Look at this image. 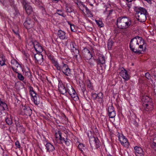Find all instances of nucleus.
Returning <instances> with one entry per match:
<instances>
[{"label": "nucleus", "instance_id": "obj_24", "mask_svg": "<svg viewBox=\"0 0 156 156\" xmlns=\"http://www.w3.org/2000/svg\"><path fill=\"white\" fill-rule=\"evenodd\" d=\"M97 101L100 103H103L104 102L103 100V94L101 92H100L97 94Z\"/></svg>", "mask_w": 156, "mask_h": 156}, {"label": "nucleus", "instance_id": "obj_44", "mask_svg": "<svg viewBox=\"0 0 156 156\" xmlns=\"http://www.w3.org/2000/svg\"><path fill=\"white\" fill-rule=\"evenodd\" d=\"M86 6L83 4L82 3H80V5L79 6V8L81 10H82L83 12L84 11V9H81V8H85V7Z\"/></svg>", "mask_w": 156, "mask_h": 156}, {"label": "nucleus", "instance_id": "obj_47", "mask_svg": "<svg viewBox=\"0 0 156 156\" xmlns=\"http://www.w3.org/2000/svg\"><path fill=\"white\" fill-rule=\"evenodd\" d=\"M68 23L70 25L71 31L75 32V30L74 29V25L70 23H69V22H68Z\"/></svg>", "mask_w": 156, "mask_h": 156}, {"label": "nucleus", "instance_id": "obj_42", "mask_svg": "<svg viewBox=\"0 0 156 156\" xmlns=\"http://www.w3.org/2000/svg\"><path fill=\"white\" fill-rule=\"evenodd\" d=\"M66 12L69 13L72 12L73 11V9L71 7L68 6L66 7Z\"/></svg>", "mask_w": 156, "mask_h": 156}, {"label": "nucleus", "instance_id": "obj_61", "mask_svg": "<svg viewBox=\"0 0 156 156\" xmlns=\"http://www.w3.org/2000/svg\"><path fill=\"white\" fill-rule=\"evenodd\" d=\"M134 122V124L135 126H136L137 125V122L135 120H134L133 121Z\"/></svg>", "mask_w": 156, "mask_h": 156}, {"label": "nucleus", "instance_id": "obj_38", "mask_svg": "<svg viewBox=\"0 0 156 156\" xmlns=\"http://www.w3.org/2000/svg\"><path fill=\"white\" fill-rule=\"evenodd\" d=\"M12 31L14 33V34H15L18 37V38L20 39V36L19 32L18 29H12Z\"/></svg>", "mask_w": 156, "mask_h": 156}, {"label": "nucleus", "instance_id": "obj_56", "mask_svg": "<svg viewBox=\"0 0 156 156\" xmlns=\"http://www.w3.org/2000/svg\"><path fill=\"white\" fill-rule=\"evenodd\" d=\"M20 129L22 130V132L24 133L25 131L24 128L23 127V126H20Z\"/></svg>", "mask_w": 156, "mask_h": 156}, {"label": "nucleus", "instance_id": "obj_35", "mask_svg": "<svg viewBox=\"0 0 156 156\" xmlns=\"http://www.w3.org/2000/svg\"><path fill=\"white\" fill-rule=\"evenodd\" d=\"M56 14H58L59 15L62 16L64 17L66 16V15L64 14L62 10H56Z\"/></svg>", "mask_w": 156, "mask_h": 156}, {"label": "nucleus", "instance_id": "obj_43", "mask_svg": "<svg viewBox=\"0 0 156 156\" xmlns=\"http://www.w3.org/2000/svg\"><path fill=\"white\" fill-rule=\"evenodd\" d=\"M14 16H18L20 15V13L18 10L16 9H14V12H13Z\"/></svg>", "mask_w": 156, "mask_h": 156}, {"label": "nucleus", "instance_id": "obj_26", "mask_svg": "<svg viewBox=\"0 0 156 156\" xmlns=\"http://www.w3.org/2000/svg\"><path fill=\"white\" fill-rule=\"evenodd\" d=\"M32 98V100L35 105H38L40 104V98L38 95H37Z\"/></svg>", "mask_w": 156, "mask_h": 156}, {"label": "nucleus", "instance_id": "obj_14", "mask_svg": "<svg viewBox=\"0 0 156 156\" xmlns=\"http://www.w3.org/2000/svg\"><path fill=\"white\" fill-rule=\"evenodd\" d=\"M51 60L54 66L56 68L57 70L61 71L62 66H63V63H64L63 62H62L60 63H59L57 61L55 60L54 58L52 57L51 58Z\"/></svg>", "mask_w": 156, "mask_h": 156}, {"label": "nucleus", "instance_id": "obj_31", "mask_svg": "<svg viewBox=\"0 0 156 156\" xmlns=\"http://www.w3.org/2000/svg\"><path fill=\"white\" fill-rule=\"evenodd\" d=\"M86 84L87 87L90 90H93V87L92 85L90 80H88L86 81Z\"/></svg>", "mask_w": 156, "mask_h": 156}, {"label": "nucleus", "instance_id": "obj_11", "mask_svg": "<svg viewBox=\"0 0 156 156\" xmlns=\"http://www.w3.org/2000/svg\"><path fill=\"white\" fill-rule=\"evenodd\" d=\"M67 135L65 133H62L60 131H58L57 132H56L55 134V136L56 138H59V140H60L59 143L60 144H62V141H65L66 137V136Z\"/></svg>", "mask_w": 156, "mask_h": 156}, {"label": "nucleus", "instance_id": "obj_5", "mask_svg": "<svg viewBox=\"0 0 156 156\" xmlns=\"http://www.w3.org/2000/svg\"><path fill=\"white\" fill-rule=\"evenodd\" d=\"M118 137V139L121 144L125 147L128 148L129 146V144L128 141L127 139L124 136L122 133H119L117 134Z\"/></svg>", "mask_w": 156, "mask_h": 156}, {"label": "nucleus", "instance_id": "obj_49", "mask_svg": "<svg viewBox=\"0 0 156 156\" xmlns=\"http://www.w3.org/2000/svg\"><path fill=\"white\" fill-rule=\"evenodd\" d=\"M1 3L3 4V5H5L9 2V0H0Z\"/></svg>", "mask_w": 156, "mask_h": 156}, {"label": "nucleus", "instance_id": "obj_18", "mask_svg": "<svg viewBox=\"0 0 156 156\" xmlns=\"http://www.w3.org/2000/svg\"><path fill=\"white\" fill-rule=\"evenodd\" d=\"M93 59L96 62L98 65H103L105 64V57L102 55L99 56L98 58H93Z\"/></svg>", "mask_w": 156, "mask_h": 156}, {"label": "nucleus", "instance_id": "obj_36", "mask_svg": "<svg viewBox=\"0 0 156 156\" xmlns=\"http://www.w3.org/2000/svg\"><path fill=\"white\" fill-rule=\"evenodd\" d=\"M97 24L98 25V27H103L104 26V24L100 20H95Z\"/></svg>", "mask_w": 156, "mask_h": 156}, {"label": "nucleus", "instance_id": "obj_59", "mask_svg": "<svg viewBox=\"0 0 156 156\" xmlns=\"http://www.w3.org/2000/svg\"><path fill=\"white\" fill-rule=\"evenodd\" d=\"M53 2H55V3H57L58 1H59L60 0H51Z\"/></svg>", "mask_w": 156, "mask_h": 156}, {"label": "nucleus", "instance_id": "obj_52", "mask_svg": "<svg viewBox=\"0 0 156 156\" xmlns=\"http://www.w3.org/2000/svg\"><path fill=\"white\" fill-rule=\"evenodd\" d=\"M12 70L15 72L16 73H17L18 74V73H19L18 72V70H17V69H15V67H12Z\"/></svg>", "mask_w": 156, "mask_h": 156}, {"label": "nucleus", "instance_id": "obj_22", "mask_svg": "<svg viewBox=\"0 0 156 156\" xmlns=\"http://www.w3.org/2000/svg\"><path fill=\"white\" fill-rule=\"evenodd\" d=\"M46 148L47 151L50 152L54 151L55 148L53 145L50 143H47L45 144Z\"/></svg>", "mask_w": 156, "mask_h": 156}, {"label": "nucleus", "instance_id": "obj_25", "mask_svg": "<svg viewBox=\"0 0 156 156\" xmlns=\"http://www.w3.org/2000/svg\"><path fill=\"white\" fill-rule=\"evenodd\" d=\"M11 68L18 67L19 66L21 67V66L20 65L18 62L15 59H13L11 60Z\"/></svg>", "mask_w": 156, "mask_h": 156}, {"label": "nucleus", "instance_id": "obj_51", "mask_svg": "<svg viewBox=\"0 0 156 156\" xmlns=\"http://www.w3.org/2000/svg\"><path fill=\"white\" fill-rule=\"evenodd\" d=\"M15 145L17 147H18V148H20V143L18 141H17L16 142Z\"/></svg>", "mask_w": 156, "mask_h": 156}, {"label": "nucleus", "instance_id": "obj_13", "mask_svg": "<svg viewBox=\"0 0 156 156\" xmlns=\"http://www.w3.org/2000/svg\"><path fill=\"white\" fill-rule=\"evenodd\" d=\"M82 53L83 57L87 60L90 59L93 57L90 51L87 48H84L82 51Z\"/></svg>", "mask_w": 156, "mask_h": 156}, {"label": "nucleus", "instance_id": "obj_17", "mask_svg": "<svg viewBox=\"0 0 156 156\" xmlns=\"http://www.w3.org/2000/svg\"><path fill=\"white\" fill-rule=\"evenodd\" d=\"M134 150L136 156H144V152L141 147L136 146L134 147Z\"/></svg>", "mask_w": 156, "mask_h": 156}, {"label": "nucleus", "instance_id": "obj_57", "mask_svg": "<svg viewBox=\"0 0 156 156\" xmlns=\"http://www.w3.org/2000/svg\"><path fill=\"white\" fill-rule=\"evenodd\" d=\"M20 2L22 4H24V3H25L26 2V0H20Z\"/></svg>", "mask_w": 156, "mask_h": 156}, {"label": "nucleus", "instance_id": "obj_21", "mask_svg": "<svg viewBox=\"0 0 156 156\" xmlns=\"http://www.w3.org/2000/svg\"><path fill=\"white\" fill-rule=\"evenodd\" d=\"M71 50L73 55L74 56L73 58L78 61V58H80V55L79 53V51L78 48L73 49Z\"/></svg>", "mask_w": 156, "mask_h": 156}, {"label": "nucleus", "instance_id": "obj_46", "mask_svg": "<svg viewBox=\"0 0 156 156\" xmlns=\"http://www.w3.org/2000/svg\"><path fill=\"white\" fill-rule=\"evenodd\" d=\"M97 94L96 93H93L91 95V98L93 100H96L97 99Z\"/></svg>", "mask_w": 156, "mask_h": 156}, {"label": "nucleus", "instance_id": "obj_8", "mask_svg": "<svg viewBox=\"0 0 156 156\" xmlns=\"http://www.w3.org/2000/svg\"><path fill=\"white\" fill-rule=\"evenodd\" d=\"M58 87L59 91L62 94L66 95L68 89L67 84L66 85V87L62 82L59 81Z\"/></svg>", "mask_w": 156, "mask_h": 156}, {"label": "nucleus", "instance_id": "obj_53", "mask_svg": "<svg viewBox=\"0 0 156 156\" xmlns=\"http://www.w3.org/2000/svg\"><path fill=\"white\" fill-rule=\"evenodd\" d=\"M88 62L90 65L92 66H94V62H93L92 61L90 60V59L89 60Z\"/></svg>", "mask_w": 156, "mask_h": 156}, {"label": "nucleus", "instance_id": "obj_12", "mask_svg": "<svg viewBox=\"0 0 156 156\" xmlns=\"http://www.w3.org/2000/svg\"><path fill=\"white\" fill-rule=\"evenodd\" d=\"M32 44L37 53H41L43 51V48L39 42L36 41H35L32 42Z\"/></svg>", "mask_w": 156, "mask_h": 156}, {"label": "nucleus", "instance_id": "obj_27", "mask_svg": "<svg viewBox=\"0 0 156 156\" xmlns=\"http://www.w3.org/2000/svg\"><path fill=\"white\" fill-rule=\"evenodd\" d=\"M6 123L9 125H11L12 123V119L10 115H8L5 119Z\"/></svg>", "mask_w": 156, "mask_h": 156}, {"label": "nucleus", "instance_id": "obj_54", "mask_svg": "<svg viewBox=\"0 0 156 156\" xmlns=\"http://www.w3.org/2000/svg\"><path fill=\"white\" fill-rule=\"evenodd\" d=\"M155 71V70L154 71H152V74L153 75V76L154 77V78L155 79V80H156V73H154V72Z\"/></svg>", "mask_w": 156, "mask_h": 156}, {"label": "nucleus", "instance_id": "obj_19", "mask_svg": "<svg viewBox=\"0 0 156 156\" xmlns=\"http://www.w3.org/2000/svg\"><path fill=\"white\" fill-rule=\"evenodd\" d=\"M119 74L120 76L126 80H129V77L127 72L124 68H122L121 69Z\"/></svg>", "mask_w": 156, "mask_h": 156}, {"label": "nucleus", "instance_id": "obj_7", "mask_svg": "<svg viewBox=\"0 0 156 156\" xmlns=\"http://www.w3.org/2000/svg\"><path fill=\"white\" fill-rule=\"evenodd\" d=\"M32 113V110L28 106H22L21 114L24 116H30Z\"/></svg>", "mask_w": 156, "mask_h": 156}, {"label": "nucleus", "instance_id": "obj_15", "mask_svg": "<svg viewBox=\"0 0 156 156\" xmlns=\"http://www.w3.org/2000/svg\"><path fill=\"white\" fill-rule=\"evenodd\" d=\"M108 112L109 114V117L110 118H113L115 117L116 115L115 111V110L114 108L112 105L108 107Z\"/></svg>", "mask_w": 156, "mask_h": 156}, {"label": "nucleus", "instance_id": "obj_29", "mask_svg": "<svg viewBox=\"0 0 156 156\" xmlns=\"http://www.w3.org/2000/svg\"><path fill=\"white\" fill-rule=\"evenodd\" d=\"M5 56L3 55H0V65L2 66L5 65Z\"/></svg>", "mask_w": 156, "mask_h": 156}, {"label": "nucleus", "instance_id": "obj_40", "mask_svg": "<svg viewBox=\"0 0 156 156\" xmlns=\"http://www.w3.org/2000/svg\"><path fill=\"white\" fill-rule=\"evenodd\" d=\"M80 87H81V89L83 94H84L85 91H86L85 84L83 83L82 84L80 85Z\"/></svg>", "mask_w": 156, "mask_h": 156}, {"label": "nucleus", "instance_id": "obj_32", "mask_svg": "<svg viewBox=\"0 0 156 156\" xmlns=\"http://www.w3.org/2000/svg\"><path fill=\"white\" fill-rule=\"evenodd\" d=\"M70 45L71 50L75 48H78V46L76 45V44L74 42H71L70 43Z\"/></svg>", "mask_w": 156, "mask_h": 156}, {"label": "nucleus", "instance_id": "obj_34", "mask_svg": "<svg viewBox=\"0 0 156 156\" xmlns=\"http://www.w3.org/2000/svg\"><path fill=\"white\" fill-rule=\"evenodd\" d=\"M113 43V41L112 40L109 39L108 40V48L109 50L111 49Z\"/></svg>", "mask_w": 156, "mask_h": 156}, {"label": "nucleus", "instance_id": "obj_2", "mask_svg": "<svg viewBox=\"0 0 156 156\" xmlns=\"http://www.w3.org/2000/svg\"><path fill=\"white\" fill-rule=\"evenodd\" d=\"M116 24L118 28L125 29L132 26V20L126 16L121 17L117 19Z\"/></svg>", "mask_w": 156, "mask_h": 156}, {"label": "nucleus", "instance_id": "obj_48", "mask_svg": "<svg viewBox=\"0 0 156 156\" xmlns=\"http://www.w3.org/2000/svg\"><path fill=\"white\" fill-rule=\"evenodd\" d=\"M30 94L32 97L37 95L34 90H33L32 91L30 92Z\"/></svg>", "mask_w": 156, "mask_h": 156}, {"label": "nucleus", "instance_id": "obj_6", "mask_svg": "<svg viewBox=\"0 0 156 156\" xmlns=\"http://www.w3.org/2000/svg\"><path fill=\"white\" fill-rule=\"evenodd\" d=\"M69 87L70 89H68L67 92L74 101H78L79 100V97L75 90L71 86H70Z\"/></svg>", "mask_w": 156, "mask_h": 156}, {"label": "nucleus", "instance_id": "obj_63", "mask_svg": "<svg viewBox=\"0 0 156 156\" xmlns=\"http://www.w3.org/2000/svg\"><path fill=\"white\" fill-rule=\"evenodd\" d=\"M35 1L36 4H38V3L39 0H35Z\"/></svg>", "mask_w": 156, "mask_h": 156}, {"label": "nucleus", "instance_id": "obj_60", "mask_svg": "<svg viewBox=\"0 0 156 156\" xmlns=\"http://www.w3.org/2000/svg\"><path fill=\"white\" fill-rule=\"evenodd\" d=\"M112 12H113L112 10H109V14L108 15V16H109V15H110V14L112 13Z\"/></svg>", "mask_w": 156, "mask_h": 156}, {"label": "nucleus", "instance_id": "obj_64", "mask_svg": "<svg viewBox=\"0 0 156 156\" xmlns=\"http://www.w3.org/2000/svg\"><path fill=\"white\" fill-rule=\"evenodd\" d=\"M127 6L129 8H130V7L131 6V4H127Z\"/></svg>", "mask_w": 156, "mask_h": 156}, {"label": "nucleus", "instance_id": "obj_55", "mask_svg": "<svg viewBox=\"0 0 156 156\" xmlns=\"http://www.w3.org/2000/svg\"><path fill=\"white\" fill-rule=\"evenodd\" d=\"M84 9H85L86 10V12L87 13H90V11L87 6L85 7V8Z\"/></svg>", "mask_w": 156, "mask_h": 156}, {"label": "nucleus", "instance_id": "obj_58", "mask_svg": "<svg viewBox=\"0 0 156 156\" xmlns=\"http://www.w3.org/2000/svg\"><path fill=\"white\" fill-rule=\"evenodd\" d=\"M33 90H34L33 88L31 86L30 87H29V92H30H30L32 91H33Z\"/></svg>", "mask_w": 156, "mask_h": 156}, {"label": "nucleus", "instance_id": "obj_39", "mask_svg": "<svg viewBox=\"0 0 156 156\" xmlns=\"http://www.w3.org/2000/svg\"><path fill=\"white\" fill-rule=\"evenodd\" d=\"M142 101L145 102H148L150 100V98L147 96H143L142 98Z\"/></svg>", "mask_w": 156, "mask_h": 156}, {"label": "nucleus", "instance_id": "obj_62", "mask_svg": "<svg viewBox=\"0 0 156 156\" xmlns=\"http://www.w3.org/2000/svg\"><path fill=\"white\" fill-rule=\"evenodd\" d=\"M126 1L128 2H132L133 0H126Z\"/></svg>", "mask_w": 156, "mask_h": 156}, {"label": "nucleus", "instance_id": "obj_37", "mask_svg": "<svg viewBox=\"0 0 156 156\" xmlns=\"http://www.w3.org/2000/svg\"><path fill=\"white\" fill-rule=\"evenodd\" d=\"M66 138L64 142H65L67 146H69L70 144L71 141L70 140L67 139L68 136L67 135L66 136Z\"/></svg>", "mask_w": 156, "mask_h": 156}, {"label": "nucleus", "instance_id": "obj_9", "mask_svg": "<svg viewBox=\"0 0 156 156\" xmlns=\"http://www.w3.org/2000/svg\"><path fill=\"white\" fill-rule=\"evenodd\" d=\"M34 23V22L33 19L29 17L27 18L23 24L27 29H29L33 27Z\"/></svg>", "mask_w": 156, "mask_h": 156}, {"label": "nucleus", "instance_id": "obj_16", "mask_svg": "<svg viewBox=\"0 0 156 156\" xmlns=\"http://www.w3.org/2000/svg\"><path fill=\"white\" fill-rule=\"evenodd\" d=\"M43 55L41 54L37 53L35 55L34 57L35 59V62L39 64H41L43 61Z\"/></svg>", "mask_w": 156, "mask_h": 156}, {"label": "nucleus", "instance_id": "obj_30", "mask_svg": "<svg viewBox=\"0 0 156 156\" xmlns=\"http://www.w3.org/2000/svg\"><path fill=\"white\" fill-rule=\"evenodd\" d=\"M152 143L151 144V147L156 150V136L153 138Z\"/></svg>", "mask_w": 156, "mask_h": 156}, {"label": "nucleus", "instance_id": "obj_3", "mask_svg": "<svg viewBox=\"0 0 156 156\" xmlns=\"http://www.w3.org/2000/svg\"><path fill=\"white\" fill-rule=\"evenodd\" d=\"M147 13V11L146 9L140 7L136 9L135 16L140 22H143L146 19Z\"/></svg>", "mask_w": 156, "mask_h": 156}, {"label": "nucleus", "instance_id": "obj_33", "mask_svg": "<svg viewBox=\"0 0 156 156\" xmlns=\"http://www.w3.org/2000/svg\"><path fill=\"white\" fill-rule=\"evenodd\" d=\"M78 147L82 153H84L83 150H84L85 147L83 144L82 143H80L78 145Z\"/></svg>", "mask_w": 156, "mask_h": 156}, {"label": "nucleus", "instance_id": "obj_20", "mask_svg": "<svg viewBox=\"0 0 156 156\" xmlns=\"http://www.w3.org/2000/svg\"><path fill=\"white\" fill-rule=\"evenodd\" d=\"M23 5V8L25 9L27 14L29 15L32 14L33 12V9L31 6L29 5L26 2L24 4H22Z\"/></svg>", "mask_w": 156, "mask_h": 156}, {"label": "nucleus", "instance_id": "obj_45", "mask_svg": "<svg viewBox=\"0 0 156 156\" xmlns=\"http://www.w3.org/2000/svg\"><path fill=\"white\" fill-rule=\"evenodd\" d=\"M24 73L25 75L27 77H29L31 75V73L29 71H25V72H24Z\"/></svg>", "mask_w": 156, "mask_h": 156}, {"label": "nucleus", "instance_id": "obj_50", "mask_svg": "<svg viewBox=\"0 0 156 156\" xmlns=\"http://www.w3.org/2000/svg\"><path fill=\"white\" fill-rule=\"evenodd\" d=\"M145 76L146 78L148 80L151 79V75L149 73H146L145 74Z\"/></svg>", "mask_w": 156, "mask_h": 156}, {"label": "nucleus", "instance_id": "obj_41", "mask_svg": "<svg viewBox=\"0 0 156 156\" xmlns=\"http://www.w3.org/2000/svg\"><path fill=\"white\" fill-rule=\"evenodd\" d=\"M17 77L19 80L21 81L23 80L24 79L23 76L19 73H18Z\"/></svg>", "mask_w": 156, "mask_h": 156}, {"label": "nucleus", "instance_id": "obj_1", "mask_svg": "<svg viewBox=\"0 0 156 156\" xmlns=\"http://www.w3.org/2000/svg\"><path fill=\"white\" fill-rule=\"evenodd\" d=\"M147 44L143 38L138 36L132 38L129 43V48L134 53L140 54L141 52H145L146 50Z\"/></svg>", "mask_w": 156, "mask_h": 156}, {"label": "nucleus", "instance_id": "obj_4", "mask_svg": "<svg viewBox=\"0 0 156 156\" xmlns=\"http://www.w3.org/2000/svg\"><path fill=\"white\" fill-rule=\"evenodd\" d=\"M90 148L93 150V149H98L101 145V142L97 137H95L91 135L90 136L88 135Z\"/></svg>", "mask_w": 156, "mask_h": 156}, {"label": "nucleus", "instance_id": "obj_23", "mask_svg": "<svg viewBox=\"0 0 156 156\" xmlns=\"http://www.w3.org/2000/svg\"><path fill=\"white\" fill-rule=\"evenodd\" d=\"M57 34L59 37L62 40L65 39L66 38L65 32L61 30L58 31Z\"/></svg>", "mask_w": 156, "mask_h": 156}, {"label": "nucleus", "instance_id": "obj_28", "mask_svg": "<svg viewBox=\"0 0 156 156\" xmlns=\"http://www.w3.org/2000/svg\"><path fill=\"white\" fill-rule=\"evenodd\" d=\"M0 106L2 108V110H4L7 109L8 106L5 102L1 101L0 99Z\"/></svg>", "mask_w": 156, "mask_h": 156}, {"label": "nucleus", "instance_id": "obj_10", "mask_svg": "<svg viewBox=\"0 0 156 156\" xmlns=\"http://www.w3.org/2000/svg\"><path fill=\"white\" fill-rule=\"evenodd\" d=\"M62 66V67L60 71H62L64 74L66 76H69L71 73L70 69L68 65L66 64L63 63Z\"/></svg>", "mask_w": 156, "mask_h": 156}]
</instances>
